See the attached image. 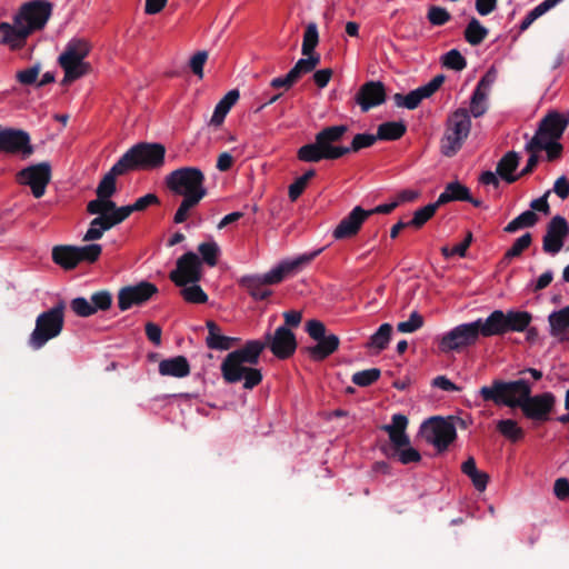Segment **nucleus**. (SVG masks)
Instances as JSON below:
<instances>
[{"label":"nucleus","instance_id":"1","mask_svg":"<svg viewBox=\"0 0 569 569\" xmlns=\"http://www.w3.org/2000/svg\"><path fill=\"white\" fill-rule=\"evenodd\" d=\"M51 3L32 0L23 3L13 17V23H0V44L11 51L22 49L30 34L44 28L51 16Z\"/></svg>","mask_w":569,"mask_h":569},{"label":"nucleus","instance_id":"2","mask_svg":"<svg viewBox=\"0 0 569 569\" xmlns=\"http://www.w3.org/2000/svg\"><path fill=\"white\" fill-rule=\"evenodd\" d=\"M267 348V343L260 340H249L240 349L227 355L221 363V373L228 383L243 380L244 389H252L262 381L259 369L247 367L259 362L260 355Z\"/></svg>","mask_w":569,"mask_h":569},{"label":"nucleus","instance_id":"3","mask_svg":"<svg viewBox=\"0 0 569 569\" xmlns=\"http://www.w3.org/2000/svg\"><path fill=\"white\" fill-rule=\"evenodd\" d=\"M347 131L348 127L345 124L323 128L316 134L315 142L298 149V160L302 162H319L321 160H336L346 156V150L333 143L339 142Z\"/></svg>","mask_w":569,"mask_h":569},{"label":"nucleus","instance_id":"4","mask_svg":"<svg viewBox=\"0 0 569 569\" xmlns=\"http://www.w3.org/2000/svg\"><path fill=\"white\" fill-rule=\"evenodd\" d=\"M92 50V44L83 38H73L64 47L58 58V63L64 72L62 83L76 81L92 71L86 59Z\"/></svg>","mask_w":569,"mask_h":569},{"label":"nucleus","instance_id":"5","mask_svg":"<svg viewBox=\"0 0 569 569\" xmlns=\"http://www.w3.org/2000/svg\"><path fill=\"white\" fill-rule=\"evenodd\" d=\"M204 174L196 167H183L171 171L166 178L167 188L177 196L202 200L207 196Z\"/></svg>","mask_w":569,"mask_h":569},{"label":"nucleus","instance_id":"6","mask_svg":"<svg viewBox=\"0 0 569 569\" xmlns=\"http://www.w3.org/2000/svg\"><path fill=\"white\" fill-rule=\"evenodd\" d=\"M166 148L161 143L140 142L131 147L118 161L126 172L153 170L163 166Z\"/></svg>","mask_w":569,"mask_h":569},{"label":"nucleus","instance_id":"7","mask_svg":"<svg viewBox=\"0 0 569 569\" xmlns=\"http://www.w3.org/2000/svg\"><path fill=\"white\" fill-rule=\"evenodd\" d=\"M479 393L485 401L520 408L523 398L531 393V387L528 381L522 379L510 382L493 380L490 386L481 387Z\"/></svg>","mask_w":569,"mask_h":569},{"label":"nucleus","instance_id":"8","mask_svg":"<svg viewBox=\"0 0 569 569\" xmlns=\"http://www.w3.org/2000/svg\"><path fill=\"white\" fill-rule=\"evenodd\" d=\"M487 319H477L469 323H462L446 335L439 341L441 352L461 351L468 347L475 346L480 337H491L487 331Z\"/></svg>","mask_w":569,"mask_h":569},{"label":"nucleus","instance_id":"9","mask_svg":"<svg viewBox=\"0 0 569 569\" xmlns=\"http://www.w3.org/2000/svg\"><path fill=\"white\" fill-rule=\"evenodd\" d=\"M64 302L60 301L37 317L36 327L28 340L33 350L41 349L48 341L61 333L64 325Z\"/></svg>","mask_w":569,"mask_h":569},{"label":"nucleus","instance_id":"10","mask_svg":"<svg viewBox=\"0 0 569 569\" xmlns=\"http://www.w3.org/2000/svg\"><path fill=\"white\" fill-rule=\"evenodd\" d=\"M470 130L471 119L467 108H458L451 112L446 121L441 152L447 157L453 156L467 140Z\"/></svg>","mask_w":569,"mask_h":569},{"label":"nucleus","instance_id":"11","mask_svg":"<svg viewBox=\"0 0 569 569\" xmlns=\"http://www.w3.org/2000/svg\"><path fill=\"white\" fill-rule=\"evenodd\" d=\"M408 419L403 415H395L391 425H385V430L395 448L396 456L402 465L417 463L421 460L419 451L410 446V439L406 433Z\"/></svg>","mask_w":569,"mask_h":569},{"label":"nucleus","instance_id":"12","mask_svg":"<svg viewBox=\"0 0 569 569\" xmlns=\"http://www.w3.org/2000/svg\"><path fill=\"white\" fill-rule=\"evenodd\" d=\"M532 320L528 311L510 310L505 313L502 310H495L487 318V331L490 336H502L509 331H525Z\"/></svg>","mask_w":569,"mask_h":569},{"label":"nucleus","instance_id":"13","mask_svg":"<svg viewBox=\"0 0 569 569\" xmlns=\"http://www.w3.org/2000/svg\"><path fill=\"white\" fill-rule=\"evenodd\" d=\"M422 436L439 452L446 451L457 437L455 426L440 417L430 418L422 425Z\"/></svg>","mask_w":569,"mask_h":569},{"label":"nucleus","instance_id":"14","mask_svg":"<svg viewBox=\"0 0 569 569\" xmlns=\"http://www.w3.org/2000/svg\"><path fill=\"white\" fill-rule=\"evenodd\" d=\"M33 151L30 136L26 131L13 128L0 130V153L27 159Z\"/></svg>","mask_w":569,"mask_h":569},{"label":"nucleus","instance_id":"15","mask_svg":"<svg viewBox=\"0 0 569 569\" xmlns=\"http://www.w3.org/2000/svg\"><path fill=\"white\" fill-rule=\"evenodd\" d=\"M201 277V260L192 251L182 254L177 260L176 269L169 273V279L178 287L196 283Z\"/></svg>","mask_w":569,"mask_h":569},{"label":"nucleus","instance_id":"16","mask_svg":"<svg viewBox=\"0 0 569 569\" xmlns=\"http://www.w3.org/2000/svg\"><path fill=\"white\" fill-rule=\"evenodd\" d=\"M51 180V166L48 162L29 166L20 170L17 181L29 186L34 198H41Z\"/></svg>","mask_w":569,"mask_h":569},{"label":"nucleus","instance_id":"17","mask_svg":"<svg viewBox=\"0 0 569 569\" xmlns=\"http://www.w3.org/2000/svg\"><path fill=\"white\" fill-rule=\"evenodd\" d=\"M157 292L158 288L156 284L148 281L123 287L118 292V308L121 311H126L133 306H141L149 301Z\"/></svg>","mask_w":569,"mask_h":569},{"label":"nucleus","instance_id":"18","mask_svg":"<svg viewBox=\"0 0 569 569\" xmlns=\"http://www.w3.org/2000/svg\"><path fill=\"white\" fill-rule=\"evenodd\" d=\"M569 124V117L557 111L548 112L539 122L538 129L530 141L542 142L559 140Z\"/></svg>","mask_w":569,"mask_h":569},{"label":"nucleus","instance_id":"19","mask_svg":"<svg viewBox=\"0 0 569 569\" xmlns=\"http://www.w3.org/2000/svg\"><path fill=\"white\" fill-rule=\"evenodd\" d=\"M555 396L551 392H545L531 397H525L520 409L526 418L536 421H547L555 406Z\"/></svg>","mask_w":569,"mask_h":569},{"label":"nucleus","instance_id":"20","mask_svg":"<svg viewBox=\"0 0 569 569\" xmlns=\"http://www.w3.org/2000/svg\"><path fill=\"white\" fill-rule=\"evenodd\" d=\"M569 234V224L561 216L553 217L547 224L542 238V250L551 256L557 254L563 247L565 239Z\"/></svg>","mask_w":569,"mask_h":569},{"label":"nucleus","instance_id":"21","mask_svg":"<svg viewBox=\"0 0 569 569\" xmlns=\"http://www.w3.org/2000/svg\"><path fill=\"white\" fill-rule=\"evenodd\" d=\"M264 342L278 359L290 358L297 349L296 337L287 326L277 328L272 336L268 333Z\"/></svg>","mask_w":569,"mask_h":569},{"label":"nucleus","instance_id":"22","mask_svg":"<svg viewBox=\"0 0 569 569\" xmlns=\"http://www.w3.org/2000/svg\"><path fill=\"white\" fill-rule=\"evenodd\" d=\"M445 76L438 74L431 79L427 84L419 87L403 96L396 93L393 96L395 102L398 107L407 108L409 110L416 109L423 99L431 97L443 83Z\"/></svg>","mask_w":569,"mask_h":569},{"label":"nucleus","instance_id":"23","mask_svg":"<svg viewBox=\"0 0 569 569\" xmlns=\"http://www.w3.org/2000/svg\"><path fill=\"white\" fill-rule=\"evenodd\" d=\"M370 217V212H367L360 206L355 207L351 212L345 217L333 229L332 237L336 240L350 239L356 237L363 222Z\"/></svg>","mask_w":569,"mask_h":569},{"label":"nucleus","instance_id":"24","mask_svg":"<svg viewBox=\"0 0 569 569\" xmlns=\"http://www.w3.org/2000/svg\"><path fill=\"white\" fill-rule=\"evenodd\" d=\"M386 97V89L381 81H368L359 88L355 100L361 110L367 112L371 108L382 104Z\"/></svg>","mask_w":569,"mask_h":569},{"label":"nucleus","instance_id":"25","mask_svg":"<svg viewBox=\"0 0 569 569\" xmlns=\"http://www.w3.org/2000/svg\"><path fill=\"white\" fill-rule=\"evenodd\" d=\"M316 256L317 252H313L310 254H302L292 260L282 261L263 276L264 282L268 284H277L281 282L286 277L297 272L299 269L310 263Z\"/></svg>","mask_w":569,"mask_h":569},{"label":"nucleus","instance_id":"26","mask_svg":"<svg viewBox=\"0 0 569 569\" xmlns=\"http://www.w3.org/2000/svg\"><path fill=\"white\" fill-rule=\"evenodd\" d=\"M208 336L206 345L212 350H229L239 342L238 338L227 337L221 333L220 327L212 320L207 321Z\"/></svg>","mask_w":569,"mask_h":569},{"label":"nucleus","instance_id":"27","mask_svg":"<svg viewBox=\"0 0 569 569\" xmlns=\"http://www.w3.org/2000/svg\"><path fill=\"white\" fill-rule=\"evenodd\" d=\"M317 341L316 346L307 348L308 355L316 361H322L331 356L340 345L339 337L333 333L327 335Z\"/></svg>","mask_w":569,"mask_h":569},{"label":"nucleus","instance_id":"28","mask_svg":"<svg viewBox=\"0 0 569 569\" xmlns=\"http://www.w3.org/2000/svg\"><path fill=\"white\" fill-rule=\"evenodd\" d=\"M121 222L122 220L120 219L117 212L114 214H110V217H97L90 222V227L87 230L83 240H98L103 236L104 231L111 229L112 227Z\"/></svg>","mask_w":569,"mask_h":569},{"label":"nucleus","instance_id":"29","mask_svg":"<svg viewBox=\"0 0 569 569\" xmlns=\"http://www.w3.org/2000/svg\"><path fill=\"white\" fill-rule=\"evenodd\" d=\"M126 170L122 168V164L117 161L112 168L103 176L97 187V197L98 198H111L117 188L116 180L117 177L126 174Z\"/></svg>","mask_w":569,"mask_h":569},{"label":"nucleus","instance_id":"30","mask_svg":"<svg viewBox=\"0 0 569 569\" xmlns=\"http://www.w3.org/2000/svg\"><path fill=\"white\" fill-rule=\"evenodd\" d=\"M159 372L162 376L183 378L190 373V365L186 357L177 356L160 361Z\"/></svg>","mask_w":569,"mask_h":569},{"label":"nucleus","instance_id":"31","mask_svg":"<svg viewBox=\"0 0 569 569\" xmlns=\"http://www.w3.org/2000/svg\"><path fill=\"white\" fill-rule=\"evenodd\" d=\"M519 156L516 151H508L497 163V174L508 183H513L519 179V176L513 174L518 168Z\"/></svg>","mask_w":569,"mask_h":569},{"label":"nucleus","instance_id":"32","mask_svg":"<svg viewBox=\"0 0 569 569\" xmlns=\"http://www.w3.org/2000/svg\"><path fill=\"white\" fill-rule=\"evenodd\" d=\"M52 260L64 270H72L79 264V256L72 246H56L52 249Z\"/></svg>","mask_w":569,"mask_h":569},{"label":"nucleus","instance_id":"33","mask_svg":"<svg viewBox=\"0 0 569 569\" xmlns=\"http://www.w3.org/2000/svg\"><path fill=\"white\" fill-rule=\"evenodd\" d=\"M238 90H230L216 106L213 114L210 119V124L220 127L230 109L236 104L239 99Z\"/></svg>","mask_w":569,"mask_h":569},{"label":"nucleus","instance_id":"34","mask_svg":"<svg viewBox=\"0 0 569 569\" xmlns=\"http://www.w3.org/2000/svg\"><path fill=\"white\" fill-rule=\"evenodd\" d=\"M469 199V189L458 181L446 186L445 191L438 197L437 204L440 207L451 201H465Z\"/></svg>","mask_w":569,"mask_h":569},{"label":"nucleus","instance_id":"35","mask_svg":"<svg viewBox=\"0 0 569 569\" xmlns=\"http://www.w3.org/2000/svg\"><path fill=\"white\" fill-rule=\"evenodd\" d=\"M240 283L256 300H263L271 293V291L266 288L268 283L264 282L263 277H244L241 279Z\"/></svg>","mask_w":569,"mask_h":569},{"label":"nucleus","instance_id":"36","mask_svg":"<svg viewBox=\"0 0 569 569\" xmlns=\"http://www.w3.org/2000/svg\"><path fill=\"white\" fill-rule=\"evenodd\" d=\"M526 150L528 152H537L539 150H545L547 152V159L549 161L558 160L562 156L563 147L559 143L558 140H546L542 142L529 141L526 144Z\"/></svg>","mask_w":569,"mask_h":569},{"label":"nucleus","instance_id":"37","mask_svg":"<svg viewBox=\"0 0 569 569\" xmlns=\"http://www.w3.org/2000/svg\"><path fill=\"white\" fill-rule=\"evenodd\" d=\"M157 203H159L158 197L154 193H148L137 199L132 204L120 207L117 213L120 219L124 221L132 212L143 211L148 207Z\"/></svg>","mask_w":569,"mask_h":569},{"label":"nucleus","instance_id":"38","mask_svg":"<svg viewBox=\"0 0 569 569\" xmlns=\"http://www.w3.org/2000/svg\"><path fill=\"white\" fill-rule=\"evenodd\" d=\"M406 124L401 121H388L378 127L377 138L379 140L393 141L400 139L406 133Z\"/></svg>","mask_w":569,"mask_h":569},{"label":"nucleus","instance_id":"39","mask_svg":"<svg viewBox=\"0 0 569 569\" xmlns=\"http://www.w3.org/2000/svg\"><path fill=\"white\" fill-rule=\"evenodd\" d=\"M539 218L537 213L532 210H527L519 214L517 218L511 220L506 227L505 232L513 233L519 229L531 228L537 224Z\"/></svg>","mask_w":569,"mask_h":569},{"label":"nucleus","instance_id":"40","mask_svg":"<svg viewBox=\"0 0 569 569\" xmlns=\"http://www.w3.org/2000/svg\"><path fill=\"white\" fill-rule=\"evenodd\" d=\"M550 332L557 337L569 328V306L549 316Z\"/></svg>","mask_w":569,"mask_h":569},{"label":"nucleus","instance_id":"41","mask_svg":"<svg viewBox=\"0 0 569 569\" xmlns=\"http://www.w3.org/2000/svg\"><path fill=\"white\" fill-rule=\"evenodd\" d=\"M487 34L488 30L476 18H472L465 29V39L471 46L480 44Z\"/></svg>","mask_w":569,"mask_h":569},{"label":"nucleus","instance_id":"42","mask_svg":"<svg viewBox=\"0 0 569 569\" xmlns=\"http://www.w3.org/2000/svg\"><path fill=\"white\" fill-rule=\"evenodd\" d=\"M497 430L508 440L517 442L521 440L525 432L521 427L518 426L517 421L512 419H503L497 422Z\"/></svg>","mask_w":569,"mask_h":569},{"label":"nucleus","instance_id":"43","mask_svg":"<svg viewBox=\"0 0 569 569\" xmlns=\"http://www.w3.org/2000/svg\"><path fill=\"white\" fill-rule=\"evenodd\" d=\"M392 327L390 323H383L379 329L370 337L367 347L376 348L378 351L385 350L390 341Z\"/></svg>","mask_w":569,"mask_h":569},{"label":"nucleus","instance_id":"44","mask_svg":"<svg viewBox=\"0 0 569 569\" xmlns=\"http://www.w3.org/2000/svg\"><path fill=\"white\" fill-rule=\"evenodd\" d=\"M306 58L299 59L291 69V77L298 80L302 74H307L316 69L320 63V54H303Z\"/></svg>","mask_w":569,"mask_h":569},{"label":"nucleus","instance_id":"45","mask_svg":"<svg viewBox=\"0 0 569 569\" xmlns=\"http://www.w3.org/2000/svg\"><path fill=\"white\" fill-rule=\"evenodd\" d=\"M316 176L315 169L307 170L301 177L297 178L288 188V197L295 202L303 193L309 181Z\"/></svg>","mask_w":569,"mask_h":569},{"label":"nucleus","instance_id":"46","mask_svg":"<svg viewBox=\"0 0 569 569\" xmlns=\"http://www.w3.org/2000/svg\"><path fill=\"white\" fill-rule=\"evenodd\" d=\"M319 43V33L317 24L310 22L303 33V40L301 46L302 54H318L315 50Z\"/></svg>","mask_w":569,"mask_h":569},{"label":"nucleus","instance_id":"47","mask_svg":"<svg viewBox=\"0 0 569 569\" xmlns=\"http://www.w3.org/2000/svg\"><path fill=\"white\" fill-rule=\"evenodd\" d=\"M560 1L561 0H545L540 4L535 7L531 11L528 12V14L522 20L520 24V31L527 30L535 20L540 18L542 14H545Z\"/></svg>","mask_w":569,"mask_h":569},{"label":"nucleus","instance_id":"48","mask_svg":"<svg viewBox=\"0 0 569 569\" xmlns=\"http://www.w3.org/2000/svg\"><path fill=\"white\" fill-rule=\"evenodd\" d=\"M438 208L439 206L437 202H433L418 209L415 211L412 219L407 221V224H410L415 229H420L428 220L435 216Z\"/></svg>","mask_w":569,"mask_h":569},{"label":"nucleus","instance_id":"49","mask_svg":"<svg viewBox=\"0 0 569 569\" xmlns=\"http://www.w3.org/2000/svg\"><path fill=\"white\" fill-rule=\"evenodd\" d=\"M201 254V261L209 267H214L218 263L220 249L214 241L202 242L198 247Z\"/></svg>","mask_w":569,"mask_h":569},{"label":"nucleus","instance_id":"50","mask_svg":"<svg viewBox=\"0 0 569 569\" xmlns=\"http://www.w3.org/2000/svg\"><path fill=\"white\" fill-rule=\"evenodd\" d=\"M182 287L183 288L181 289L180 293L187 302L197 305L207 302L208 296L201 289V287L197 284V282L191 283V286L186 284Z\"/></svg>","mask_w":569,"mask_h":569},{"label":"nucleus","instance_id":"51","mask_svg":"<svg viewBox=\"0 0 569 569\" xmlns=\"http://www.w3.org/2000/svg\"><path fill=\"white\" fill-rule=\"evenodd\" d=\"M377 140L376 134L358 133L353 137L350 147H341V149L346 150V154L349 152H358L361 149L371 147Z\"/></svg>","mask_w":569,"mask_h":569},{"label":"nucleus","instance_id":"52","mask_svg":"<svg viewBox=\"0 0 569 569\" xmlns=\"http://www.w3.org/2000/svg\"><path fill=\"white\" fill-rule=\"evenodd\" d=\"M487 99V94L480 92V90H475L470 98L469 116L472 114L475 118L482 117L488 109Z\"/></svg>","mask_w":569,"mask_h":569},{"label":"nucleus","instance_id":"53","mask_svg":"<svg viewBox=\"0 0 569 569\" xmlns=\"http://www.w3.org/2000/svg\"><path fill=\"white\" fill-rule=\"evenodd\" d=\"M441 61L446 68L455 71H461L467 66L465 57L457 49H452L443 54Z\"/></svg>","mask_w":569,"mask_h":569},{"label":"nucleus","instance_id":"54","mask_svg":"<svg viewBox=\"0 0 569 569\" xmlns=\"http://www.w3.org/2000/svg\"><path fill=\"white\" fill-rule=\"evenodd\" d=\"M531 242H532L531 233L526 232L525 234H522L521 237L516 239V241L512 243V246L506 251L505 258L512 259V258L521 256V253L531 246Z\"/></svg>","mask_w":569,"mask_h":569},{"label":"nucleus","instance_id":"55","mask_svg":"<svg viewBox=\"0 0 569 569\" xmlns=\"http://www.w3.org/2000/svg\"><path fill=\"white\" fill-rule=\"evenodd\" d=\"M76 250L77 256H79V263L81 261L93 263L99 259L102 247L98 243H91L83 247H76Z\"/></svg>","mask_w":569,"mask_h":569},{"label":"nucleus","instance_id":"56","mask_svg":"<svg viewBox=\"0 0 569 569\" xmlns=\"http://www.w3.org/2000/svg\"><path fill=\"white\" fill-rule=\"evenodd\" d=\"M380 370L377 368L362 370L352 376V382L359 387H368L380 378Z\"/></svg>","mask_w":569,"mask_h":569},{"label":"nucleus","instance_id":"57","mask_svg":"<svg viewBox=\"0 0 569 569\" xmlns=\"http://www.w3.org/2000/svg\"><path fill=\"white\" fill-rule=\"evenodd\" d=\"M425 323L423 317L418 312H411L409 320L399 322L397 329L403 333H411L420 329Z\"/></svg>","mask_w":569,"mask_h":569},{"label":"nucleus","instance_id":"58","mask_svg":"<svg viewBox=\"0 0 569 569\" xmlns=\"http://www.w3.org/2000/svg\"><path fill=\"white\" fill-rule=\"evenodd\" d=\"M70 307L72 311L79 317H90L97 312V308H92L91 302L82 297L72 299Z\"/></svg>","mask_w":569,"mask_h":569},{"label":"nucleus","instance_id":"59","mask_svg":"<svg viewBox=\"0 0 569 569\" xmlns=\"http://www.w3.org/2000/svg\"><path fill=\"white\" fill-rule=\"evenodd\" d=\"M201 200H197V199H191V198H183L179 208L177 209L176 213H174V217H173V222L174 223H182L184 222L188 217H189V212L192 208L197 207L199 203H200Z\"/></svg>","mask_w":569,"mask_h":569},{"label":"nucleus","instance_id":"60","mask_svg":"<svg viewBox=\"0 0 569 569\" xmlns=\"http://www.w3.org/2000/svg\"><path fill=\"white\" fill-rule=\"evenodd\" d=\"M41 71V66L39 63L29 67L27 69L20 70L16 74V79L19 83L23 86H30L36 83L39 73Z\"/></svg>","mask_w":569,"mask_h":569},{"label":"nucleus","instance_id":"61","mask_svg":"<svg viewBox=\"0 0 569 569\" xmlns=\"http://www.w3.org/2000/svg\"><path fill=\"white\" fill-rule=\"evenodd\" d=\"M427 17L432 26H443L450 20V13L445 8L437 6L429 8Z\"/></svg>","mask_w":569,"mask_h":569},{"label":"nucleus","instance_id":"62","mask_svg":"<svg viewBox=\"0 0 569 569\" xmlns=\"http://www.w3.org/2000/svg\"><path fill=\"white\" fill-rule=\"evenodd\" d=\"M207 59H208L207 51H198L190 59V62H189L190 69L199 79L203 78V66H204Z\"/></svg>","mask_w":569,"mask_h":569},{"label":"nucleus","instance_id":"63","mask_svg":"<svg viewBox=\"0 0 569 569\" xmlns=\"http://www.w3.org/2000/svg\"><path fill=\"white\" fill-rule=\"evenodd\" d=\"M112 303V297L108 291H99L92 295L91 305L92 308H97L98 310L106 311L110 309Z\"/></svg>","mask_w":569,"mask_h":569},{"label":"nucleus","instance_id":"64","mask_svg":"<svg viewBox=\"0 0 569 569\" xmlns=\"http://www.w3.org/2000/svg\"><path fill=\"white\" fill-rule=\"evenodd\" d=\"M306 331L316 341L327 336L325 325L316 319L309 320L306 323Z\"/></svg>","mask_w":569,"mask_h":569}]
</instances>
